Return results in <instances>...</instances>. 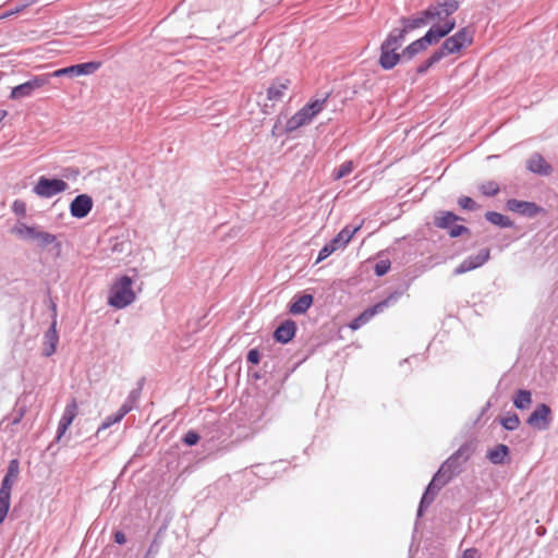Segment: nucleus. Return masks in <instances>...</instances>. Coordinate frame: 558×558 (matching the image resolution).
<instances>
[{
	"mask_svg": "<svg viewBox=\"0 0 558 558\" xmlns=\"http://www.w3.org/2000/svg\"><path fill=\"white\" fill-rule=\"evenodd\" d=\"M422 272L423 271L420 268L409 269L402 275V278L410 280V283L412 284L414 280L422 275Z\"/></svg>",
	"mask_w": 558,
	"mask_h": 558,
	"instance_id": "obj_53",
	"label": "nucleus"
},
{
	"mask_svg": "<svg viewBox=\"0 0 558 558\" xmlns=\"http://www.w3.org/2000/svg\"><path fill=\"white\" fill-rule=\"evenodd\" d=\"M354 169V163L352 160H345L339 167L335 168L331 174V178L335 181L341 180L352 173Z\"/></svg>",
	"mask_w": 558,
	"mask_h": 558,
	"instance_id": "obj_40",
	"label": "nucleus"
},
{
	"mask_svg": "<svg viewBox=\"0 0 558 558\" xmlns=\"http://www.w3.org/2000/svg\"><path fill=\"white\" fill-rule=\"evenodd\" d=\"M480 193L485 197H495L500 192L499 184L489 180L478 185Z\"/></svg>",
	"mask_w": 558,
	"mask_h": 558,
	"instance_id": "obj_42",
	"label": "nucleus"
},
{
	"mask_svg": "<svg viewBox=\"0 0 558 558\" xmlns=\"http://www.w3.org/2000/svg\"><path fill=\"white\" fill-rule=\"evenodd\" d=\"M496 421L506 432H514L521 425L519 415L513 411H507L504 415H499Z\"/></svg>",
	"mask_w": 558,
	"mask_h": 558,
	"instance_id": "obj_34",
	"label": "nucleus"
},
{
	"mask_svg": "<svg viewBox=\"0 0 558 558\" xmlns=\"http://www.w3.org/2000/svg\"><path fill=\"white\" fill-rule=\"evenodd\" d=\"M94 207V199L87 193L76 195L69 204V211L72 218H86Z\"/></svg>",
	"mask_w": 558,
	"mask_h": 558,
	"instance_id": "obj_19",
	"label": "nucleus"
},
{
	"mask_svg": "<svg viewBox=\"0 0 558 558\" xmlns=\"http://www.w3.org/2000/svg\"><path fill=\"white\" fill-rule=\"evenodd\" d=\"M485 459L494 465L510 464L512 461L511 449L506 444H496L486 450Z\"/></svg>",
	"mask_w": 558,
	"mask_h": 558,
	"instance_id": "obj_22",
	"label": "nucleus"
},
{
	"mask_svg": "<svg viewBox=\"0 0 558 558\" xmlns=\"http://www.w3.org/2000/svg\"><path fill=\"white\" fill-rule=\"evenodd\" d=\"M460 558H480L478 550L474 547L465 549Z\"/></svg>",
	"mask_w": 558,
	"mask_h": 558,
	"instance_id": "obj_57",
	"label": "nucleus"
},
{
	"mask_svg": "<svg viewBox=\"0 0 558 558\" xmlns=\"http://www.w3.org/2000/svg\"><path fill=\"white\" fill-rule=\"evenodd\" d=\"M11 233L23 241L36 242L37 246L43 250L51 245L57 255L61 253L62 243L58 241L57 236L53 233L40 230V227L36 223L27 225L17 220L11 228Z\"/></svg>",
	"mask_w": 558,
	"mask_h": 558,
	"instance_id": "obj_3",
	"label": "nucleus"
},
{
	"mask_svg": "<svg viewBox=\"0 0 558 558\" xmlns=\"http://www.w3.org/2000/svg\"><path fill=\"white\" fill-rule=\"evenodd\" d=\"M320 345H322V343H320V342H318V343H316V344L311 345V347L307 349L306 354H305V355H304V356L299 361V363H298V364H301V363L305 362L308 357H311V356L316 352V349H317L318 347H320Z\"/></svg>",
	"mask_w": 558,
	"mask_h": 558,
	"instance_id": "obj_58",
	"label": "nucleus"
},
{
	"mask_svg": "<svg viewBox=\"0 0 558 558\" xmlns=\"http://www.w3.org/2000/svg\"><path fill=\"white\" fill-rule=\"evenodd\" d=\"M102 66V61L100 60H90L87 62H81L71 64L68 66L59 68L52 72L47 73L49 80L59 78V77H80V76H89L98 71Z\"/></svg>",
	"mask_w": 558,
	"mask_h": 558,
	"instance_id": "obj_12",
	"label": "nucleus"
},
{
	"mask_svg": "<svg viewBox=\"0 0 558 558\" xmlns=\"http://www.w3.org/2000/svg\"><path fill=\"white\" fill-rule=\"evenodd\" d=\"M401 251V240L397 239L395 244L387 247L386 250H381L377 253V256L380 258L375 263L373 270L374 275L378 278L386 276L391 269V260L397 259L399 252Z\"/></svg>",
	"mask_w": 558,
	"mask_h": 558,
	"instance_id": "obj_16",
	"label": "nucleus"
},
{
	"mask_svg": "<svg viewBox=\"0 0 558 558\" xmlns=\"http://www.w3.org/2000/svg\"><path fill=\"white\" fill-rule=\"evenodd\" d=\"M474 41V31L470 26L459 28L454 34H450L442 38L439 43L446 53L460 54Z\"/></svg>",
	"mask_w": 558,
	"mask_h": 558,
	"instance_id": "obj_10",
	"label": "nucleus"
},
{
	"mask_svg": "<svg viewBox=\"0 0 558 558\" xmlns=\"http://www.w3.org/2000/svg\"><path fill=\"white\" fill-rule=\"evenodd\" d=\"M130 270L133 276L119 275L109 288L107 304L114 310H124L136 301V292L133 286L137 277V269L131 268Z\"/></svg>",
	"mask_w": 558,
	"mask_h": 558,
	"instance_id": "obj_2",
	"label": "nucleus"
},
{
	"mask_svg": "<svg viewBox=\"0 0 558 558\" xmlns=\"http://www.w3.org/2000/svg\"><path fill=\"white\" fill-rule=\"evenodd\" d=\"M505 208L508 211L530 219L546 214V209L539 204L533 201H524L518 198L507 199L505 203Z\"/></svg>",
	"mask_w": 558,
	"mask_h": 558,
	"instance_id": "obj_15",
	"label": "nucleus"
},
{
	"mask_svg": "<svg viewBox=\"0 0 558 558\" xmlns=\"http://www.w3.org/2000/svg\"><path fill=\"white\" fill-rule=\"evenodd\" d=\"M329 96L330 94L327 93L323 98H311L301 109L287 120L282 133L291 134L300 128L311 124L313 119L324 110Z\"/></svg>",
	"mask_w": 558,
	"mask_h": 558,
	"instance_id": "obj_5",
	"label": "nucleus"
},
{
	"mask_svg": "<svg viewBox=\"0 0 558 558\" xmlns=\"http://www.w3.org/2000/svg\"><path fill=\"white\" fill-rule=\"evenodd\" d=\"M27 411L26 405L15 408L11 413L7 414L1 423L8 422V426H15L21 423Z\"/></svg>",
	"mask_w": 558,
	"mask_h": 558,
	"instance_id": "obj_39",
	"label": "nucleus"
},
{
	"mask_svg": "<svg viewBox=\"0 0 558 558\" xmlns=\"http://www.w3.org/2000/svg\"><path fill=\"white\" fill-rule=\"evenodd\" d=\"M476 449V441L474 439L465 440L454 452H452L442 463V468L448 471V474L456 478L463 471V464L466 463Z\"/></svg>",
	"mask_w": 558,
	"mask_h": 558,
	"instance_id": "obj_9",
	"label": "nucleus"
},
{
	"mask_svg": "<svg viewBox=\"0 0 558 558\" xmlns=\"http://www.w3.org/2000/svg\"><path fill=\"white\" fill-rule=\"evenodd\" d=\"M124 417H125L124 410L118 409L114 413L105 417V420L97 427L96 433L93 436L88 437V440L92 441L94 438H97L101 432L120 423Z\"/></svg>",
	"mask_w": 558,
	"mask_h": 558,
	"instance_id": "obj_35",
	"label": "nucleus"
},
{
	"mask_svg": "<svg viewBox=\"0 0 558 558\" xmlns=\"http://www.w3.org/2000/svg\"><path fill=\"white\" fill-rule=\"evenodd\" d=\"M490 258L488 247L481 248L476 254L465 257L452 271L453 276H460L485 265Z\"/></svg>",
	"mask_w": 558,
	"mask_h": 558,
	"instance_id": "obj_17",
	"label": "nucleus"
},
{
	"mask_svg": "<svg viewBox=\"0 0 558 558\" xmlns=\"http://www.w3.org/2000/svg\"><path fill=\"white\" fill-rule=\"evenodd\" d=\"M250 375L252 376V378L258 380V379H262L263 378V375L259 371H255L253 373H250Z\"/></svg>",
	"mask_w": 558,
	"mask_h": 558,
	"instance_id": "obj_62",
	"label": "nucleus"
},
{
	"mask_svg": "<svg viewBox=\"0 0 558 558\" xmlns=\"http://www.w3.org/2000/svg\"><path fill=\"white\" fill-rule=\"evenodd\" d=\"M222 515V512H219L218 517H215L211 519L210 523H211V526L208 529V532L207 534H209L217 525V522L219 520V518Z\"/></svg>",
	"mask_w": 558,
	"mask_h": 558,
	"instance_id": "obj_60",
	"label": "nucleus"
},
{
	"mask_svg": "<svg viewBox=\"0 0 558 558\" xmlns=\"http://www.w3.org/2000/svg\"><path fill=\"white\" fill-rule=\"evenodd\" d=\"M457 28V21L452 15L442 20H436L421 37L412 41V47L408 51L420 49L426 51L429 47L439 44L442 38L450 35Z\"/></svg>",
	"mask_w": 558,
	"mask_h": 558,
	"instance_id": "obj_4",
	"label": "nucleus"
},
{
	"mask_svg": "<svg viewBox=\"0 0 558 558\" xmlns=\"http://www.w3.org/2000/svg\"><path fill=\"white\" fill-rule=\"evenodd\" d=\"M255 468V474L256 475H260L262 473L265 474V475H268L269 473L265 471V466L260 465V464H257L254 466Z\"/></svg>",
	"mask_w": 558,
	"mask_h": 558,
	"instance_id": "obj_61",
	"label": "nucleus"
},
{
	"mask_svg": "<svg viewBox=\"0 0 558 558\" xmlns=\"http://www.w3.org/2000/svg\"><path fill=\"white\" fill-rule=\"evenodd\" d=\"M433 22L435 21L427 5L413 14L400 16L398 19L400 26L393 27L389 31L379 46V56L377 59L378 66L383 71L388 72L399 64L412 61L422 53L423 51H420L417 48L410 52L408 51L412 47V41L402 48L401 51H399V49L402 47L410 33L424 28L428 25L430 26Z\"/></svg>",
	"mask_w": 558,
	"mask_h": 558,
	"instance_id": "obj_1",
	"label": "nucleus"
},
{
	"mask_svg": "<svg viewBox=\"0 0 558 558\" xmlns=\"http://www.w3.org/2000/svg\"><path fill=\"white\" fill-rule=\"evenodd\" d=\"M112 539L118 545H124L128 542L126 535L122 530H116L112 534Z\"/></svg>",
	"mask_w": 558,
	"mask_h": 558,
	"instance_id": "obj_55",
	"label": "nucleus"
},
{
	"mask_svg": "<svg viewBox=\"0 0 558 558\" xmlns=\"http://www.w3.org/2000/svg\"><path fill=\"white\" fill-rule=\"evenodd\" d=\"M38 0H22L20 3L14 5L12 9L4 11L0 15V20L8 19L10 16L22 13L25 9L36 3Z\"/></svg>",
	"mask_w": 558,
	"mask_h": 558,
	"instance_id": "obj_43",
	"label": "nucleus"
},
{
	"mask_svg": "<svg viewBox=\"0 0 558 558\" xmlns=\"http://www.w3.org/2000/svg\"><path fill=\"white\" fill-rule=\"evenodd\" d=\"M50 83L49 76L47 73L33 75L29 80L19 85L11 87L9 99L11 100H20L24 98H28L34 95V93L41 87L48 85Z\"/></svg>",
	"mask_w": 558,
	"mask_h": 558,
	"instance_id": "obj_14",
	"label": "nucleus"
},
{
	"mask_svg": "<svg viewBox=\"0 0 558 558\" xmlns=\"http://www.w3.org/2000/svg\"><path fill=\"white\" fill-rule=\"evenodd\" d=\"M452 480L453 477L450 476L448 474V471L440 464L438 470L433 474L432 480L429 482L434 483L436 487H439V490H441Z\"/></svg>",
	"mask_w": 558,
	"mask_h": 558,
	"instance_id": "obj_36",
	"label": "nucleus"
},
{
	"mask_svg": "<svg viewBox=\"0 0 558 558\" xmlns=\"http://www.w3.org/2000/svg\"><path fill=\"white\" fill-rule=\"evenodd\" d=\"M78 411L77 401L75 398H72L70 402L65 405L63 413L60 417V421L72 425Z\"/></svg>",
	"mask_w": 558,
	"mask_h": 558,
	"instance_id": "obj_38",
	"label": "nucleus"
},
{
	"mask_svg": "<svg viewBox=\"0 0 558 558\" xmlns=\"http://www.w3.org/2000/svg\"><path fill=\"white\" fill-rule=\"evenodd\" d=\"M511 401L518 411H527L533 405V392L527 388H518L513 392Z\"/></svg>",
	"mask_w": 558,
	"mask_h": 558,
	"instance_id": "obj_28",
	"label": "nucleus"
},
{
	"mask_svg": "<svg viewBox=\"0 0 558 558\" xmlns=\"http://www.w3.org/2000/svg\"><path fill=\"white\" fill-rule=\"evenodd\" d=\"M70 427H71V425L59 420L54 439L48 446L47 450H50L54 442L58 444L64 437V435L66 434V432L69 430Z\"/></svg>",
	"mask_w": 558,
	"mask_h": 558,
	"instance_id": "obj_47",
	"label": "nucleus"
},
{
	"mask_svg": "<svg viewBox=\"0 0 558 558\" xmlns=\"http://www.w3.org/2000/svg\"><path fill=\"white\" fill-rule=\"evenodd\" d=\"M296 332L298 324L291 318H286L272 331V339L276 343L288 344L295 338Z\"/></svg>",
	"mask_w": 558,
	"mask_h": 558,
	"instance_id": "obj_21",
	"label": "nucleus"
},
{
	"mask_svg": "<svg viewBox=\"0 0 558 558\" xmlns=\"http://www.w3.org/2000/svg\"><path fill=\"white\" fill-rule=\"evenodd\" d=\"M144 380L145 378L142 377L138 381H137V387L136 388H133L126 399L124 400V402L120 405L119 410H124V414H129L133 409L136 408V403L141 397V393H142V390H143V385H144Z\"/></svg>",
	"mask_w": 558,
	"mask_h": 558,
	"instance_id": "obj_32",
	"label": "nucleus"
},
{
	"mask_svg": "<svg viewBox=\"0 0 558 558\" xmlns=\"http://www.w3.org/2000/svg\"><path fill=\"white\" fill-rule=\"evenodd\" d=\"M49 311L51 313V322L50 323H54V322H58V307H57V303L49 296Z\"/></svg>",
	"mask_w": 558,
	"mask_h": 558,
	"instance_id": "obj_56",
	"label": "nucleus"
},
{
	"mask_svg": "<svg viewBox=\"0 0 558 558\" xmlns=\"http://www.w3.org/2000/svg\"><path fill=\"white\" fill-rule=\"evenodd\" d=\"M168 525H169V522L167 520H165L161 523V525L158 527L157 532L155 533L154 538L150 542L143 558H156V556L158 555V553L160 550V547H161V544L163 541V536L168 530Z\"/></svg>",
	"mask_w": 558,
	"mask_h": 558,
	"instance_id": "obj_29",
	"label": "nucleus"
},
{
	"mask_svg": "<svg viewBox=\"0 0 558 558\" xmlns=\"http://www.w3.org/2000/svg\"><path fill=\"white\" fill-rule=\"evenodd\" d=\"M283 463H288V462H287V461H283V460H280V461H278V462H272V463H271V468H277V466H279V465H281V464H283Z\"/></svg>",
	"mask_w": 558,
	"mask_h": 558,
	"instance_id": "obj_64",
	"label": "nucleus"
},
{
	"mask_svg": "<svg viewBox=\"0 0 558 558\" xmlns=\"http://www.w3.org/2000/svg\"><path fill=\"white\" fill-rule=\"evenodd\" d=\"M280 124H281V118H280V116H279V117L277 118V120H276V122H275V124H274L272 129H271V132H270V134H271V136H272V137H279L280 135H283V134H284V133H282V131H281V132H279V125H280Z\"/></svg>",
	"mask_w": 558,
	"mask_h": 558,
	"instance_id": "obj_59",
	"label": "nucleus"
},
{
	"mask_svg": "<svg viewBox=\"0 0 558 558\" xmlns=\"http://www.w3.org/2000/svg\"><path fill=\"white\" fill-rule=\"evenodd\" d=\"M526 169L541 177H548L553 172V166L537 151L533 153L526 160Z\"/></svg>",
	"mask_w": 558,
	"mask_h": 558,
	"instance_id": "obj_26",
	"label": "nucleus"
},
{
	"mask_svg": "<svg viewBox=\"0 0 558 558\" xmlns=\"http://www.w3.org/2000/svg\"><path fill=\"white\" fill-rule=\"evenodd\" d=\"M452 480L453 477L450 476L448 474V471L440 464L438 470L433 474L432 480L429 482L434 483L436 487H439V490H441Z\"/></svg>",
	"mask_w": 558,
	"mask_h": 558,
	"instance_id": "obj_37",
	"label": "nucleus"
},
{
	"mask_svg": "<svg viewBox=\"0 0 558 558\" xmlns=\"http://www.w3.org/2000/svg\"><path fill=\"white\" fill-rule=\"evenodd\" d=\"M484 218L487 222L500 229H514L517 227L515 222L509 216L496 210H487L484 214Z\"/></svg>",
	"mask_w": 558,
	"mask_h": 558,
	"instance_id": "obj_30",
	"label": "nucleus"
},
{
	"mask_svg": "<svg viewBox=\"0 0 558 558\" xmlns=\"http://www.w3.org/2000/svg\"><path fill=\"white\" fill-rule=\"evenodd\" d=\"M112 254H122L131 250V241L129 234L121 233L111 235L109 238V245L107 247Z\"/></svg>",
	"mask_w": 558,
	"mask_h": 558,
	"instance_id": "obj_31",
	"label": "nucleus"
},
{
	"mask_svg": "<svg viewBox=\"0 0 558 558\" xmlns=\"http://www.w3.org/2000/svg\"><path fill=\"white\" fill-rule=\"evenodd\" d=\"M448 54L442 49V47L439 45L436 49H434L429 56L427 57L430 62H433L434 65L439 63L442 59L447 58Z\"/></svg>",
	"mask_w": 558,
	"mask_h": 558,
	"instance_id": "obj_51",
	"label": "nucleus"
},
{
	"mask_svg": "<svg viewBox=\"0 0 558 558\" xmlns=\"http://www.w3.org/2000/svg\"><path fill=\"white\" fill-rule=\"evenodd\" d=\"M20 464L17 458L11 459L0 483V524L5 521L11 508L12 489L20 476Z\"/></svg>",
	"mask_w": 558,
	"mask_h": 558,
	"instance_id": "obj_7",
	"label": "nucleus"
},
{
	"mask_svg": "<svg viewBox=\"0 0 558 558\" xmlns=\"http://www.w3.org/2000/svg\"><path fill=\"white\" fill-rule=\"evenodd\" d=\"M201 439V433L196 429L191 428L181 436L180 441L183 446L192 448L196 446Z\"/></svg>",
	"mask_w": 558,
	"mask_h": 558,
	"instance_id": "obj_41",
	"label": "nucleus"
},
{
	"mask_svg": "<svg viewBox=\"0 0 558 558\" xmlns=\"http://www.w3.org/2000/svg\"><path fill=\"white\" fill-rule=\"evenodd\" d=\"M26 203L23 199L16 198L11 205L12 213L21 218L26 217Z\"/></svg>",
	"mask_w": 558,
	"mask_h": 558,
	"instance_id": "obj_49",
	"label": "nucleus"
},
{
	"mask_svg": "<svg viewBox=\"0 0 558 558\" xmlns=\"http://www.w3.org/2000/svg\"><path fill=\"white\" fill-rule=\"evenodd\" d=\"M149 445L147 441H143L141 442L135 452L133 453L132 458L129 460V462L124 465L123 468V471L128 468V465L135 459L140 458V457H143V456H146L149 453Z\"/></svg>",
	"mask_w": 558,
	"mask_h": 558,
	"instance_id": "obj_50",
	"label": "nucleus"
},
{
	"mask_svg": "<svg viewBox=\"0 0 558 558\" xmlns=\"http://www.w3.org/2000/svg\"><path fill=\"white\" fill-rule=\"evenodd\" d=\"M291 85V81L284 77H275L266 89V97L270 101H280Z\"/></svg>",
	"mask_w": 558,
	"mask_h": 558,
	"instance_id": "obj_27",
	"label": "nucleus"
},
{
	"mask_svg": "<svg viewBox=\"0 0 558 558\" xmlns=\"http://www.w3.org/2000/svg\"><path fill=\"white\" fill-rule=\"evenodd\" d=\"M439 487H436L434 483H428L421 496V499L417 505L416 509V518H415V530L417 529V525L420 524V520L425 515L426 511L430 507V505L434 502L436 497L439 494Z\"/></svg>",
	"mask_w": 558,
	"mask_h": 558,
	"instance_id": "obj_24",
	"label": "nucleus"
},
{
	"mask_svg": "<svg viewBox=\"0 0 558 558\" xmlns=\"http://www.w3.org/2000/svg\"><path fill=\"white\" fill-rule=\"evenodd\" d=\"M81 171L77 167H63L60 171V177L62 180H72L75 181L80 175Z\"/></svg>",
	"mask_w": 558,
	"mask_h": 558,
	"instance_id": "obj_46",
	"label": "nucleus"
},
{
	"mask_svg": "<svg viewBox=\"0 0 558 558\" xmlns=\"http://www.w3.org/2000/svg\"><path fill=\"white\" fill-rule=\"evenodd\" d=\"M465 218L453 210H436L433 216V223L436 228L445 230L450 239H458L471 233V229L463 223Z\"/></svg>",
	"mask_w": 558,
	"mask_h": 558,
	"instance_id": "obj_8",
	"label": "nucleus"
},
{
	"mask_svg": "<svg viewBox=\"0 0 558 558\" xmlns=\"http://www.w3.org/2000/svg\"><path fill=\"white\" fill-rule=\"evenodd\" d=\"M458 206L464 211H475L481 206L471 196L461 195L457 198Z\"/></svg>",
	"mask_w": 558,
	"mask_h": 558,
	"instance_id": "obj_44",
	"label": "nucleus"
},
{
	"mask_svg": "<svg viewBox=\"0 0 558 558\" xmlns=\"http://www.w3.org/2000/svg\"><path fill=\"white\" fill-rule=\"evenodd\" d=\"M410 287V280H405V278L401 277L397 286L383 300L389 307L390 305L396 304L399 299L407 293Z\"/></svg>",
	"mask_w": 558,
	"mask_h": 558,
	"instance_id": "obj_33",
	"label": "nucleus"
},
{
	"mask_svg": "<svg viewBox=\"0 0 558 558\" xmlns=\"http://www.w3.org/2000/svg\"><path fill=\"white\" fill-rule=\"evenodd\" d=\"M435 66L433 62L428 60V58H425L416 68L415 73L418 76H423L428 73V71Z\"/></svg>",
	"mask_w": 558,
	"mask_h": 558,
	"instance_id": "obj_52",
	"label": "nucleus"
},
{
	"mask_svg": "<svg viewBox=\"0 0 558 558\" xmlns=\"http://www.w3.org/2000/svg\"><path fill=\"white\" fill-rule=\"evenodd\" d=\"M363 225L364 219L359 218H355L352 223L345 225L335 236L323 245L316 256L314 265L324 262L339 248H344L361 230Z\"/></svg>",
	"mask_w": 558,
	"mask_h": 558,
	"instance_id": "obj_6",
	"label": "nucleus"
},
{
	"mask_svg": "<svg viewBox=\"0 0 558 558\" xmlns=\"http://www.w3.org/2000/svg\"><path fill=\"white\" fill-rule=\"evenodd\" d=\"M262 351L258 348H251L245 355L246 364L257 366L262 362Z\"/></svg>",
	"mask_w": 558,
	"mask_h": 558,
	"instance_id": "obj_45",
	"label": "nucleus"
},
{
	"mask_svg": "<svg viewBox=\"0 0 558 558\" xmlns=\"http://www.w3.org/2000/svg\"><path fill=\"white\" fill-rule=\"evenodd\" d=\"M493 398L497 400V397L492 396L487 402L481 408L480 414L477 415L476 420L474 421V424H477L480 420L489 411V409L493 407Z\"/></svg>",
	"mask_w": 558,
	"mask_h": 558,
	"instance_id": "obj_54",
	"label": "nucleus"
},
{
	"mask_svg": "<svg viewBox=\"0 0 558 558\" xmlns=\"http://www.w3.org/2000/svg\"><path fill=\"white\" fill-rule=\"evenodd\" d=\"M70 427H71V425L59 420L54 439L48 446L47 450H50L54 442L58 444L64 437V435L66 434V432L69 430Z\"/></svg>",
	"mask_w": 558,
	"mask_h": 558,
	"instance_id": "obj_48",
	"label": "nucleus"
},
{
	"mask_svg": "<svg viewBox=\"0 0 558 558\" xmlns=\"http://www.w3.org/2000/svg\"><path fill=\"white\" fill-rule=\"evenodd\" d=\"M69 189L66 181L57 175H40L32 187V192L40 198H52Z\"/></svg>",
	"mask_w": 558,
	"mask_h": 558,
	"instance_id": "obj_11",
	"label": "nucleus"
},
{
	"mask_svg": "<svg viewBox=\"0 0 558 558\" xmlns=\"http://www.w3.org/2000/svg\"><path fill=\"white\" fill-rule=\"evenodd\" d=\"M387 307L388 305L385 303L384 300H380L374 304L368 305L366 308H364L361 313H359L355 317L351 319V322L348 325L349 328L354 331L359 330L364 325H366L373 317L384 312V310Z\"/></svg>",
	"mask_w": 558,
	"mask_h": 558,
	"instance_id": "obj_20",
	"label": "nucleus"
},
{
	"mask_svg": "<svg viewBox=\"0 0 558 558\" xmlns=\"http://www.w3.org/2000/svg\"><path fill=\"white\" fill-rule=\"evenodd\" d=\"M315 296L314 293L305 291L296 292L287 305V311L290 315L301 316L308 312L314 305Z\"/></svg>",
	"mask_w": 558,
	"mask_h": 558,
	"instance_id": "obj_18",
	"label": "nucleus"
},
{
	"mask_svg": "<svg viewBox=\"0 0 558 558\" xmlns=\"http://www.w3.org/2000/svg\"><path fill=\"white\" fill-rule=\"evenodd\" d=\"M8 116V111L4 109H0V123L5 119Z\"/></svg>",
	"mask_w": 558,
	"mask_h": 558,
	"instance_id": "obj_63",
	"label": "nucleus"
},
{
	"mask_svg": "<svg viewBox=\"0 0 558 558\" xmlns=\"http://www.w3.org/2000/svg\"><path fill=\"white\" fill-rule=\"evenodd\" d=\"M554 412L546 402H538L525 418V424L534 430L545 432L550 428Z\"/></svg>",
	"mask_w": 558,
	"mask_h": 558,
	"instance_id": "obj_13",
	"label": "nucleus"
},
{
	"mask_svg": "<svg viewBox=\"0 0 558 558\" xmlns=\"http://www.w3.org/2000/svg\"><path fill=\"white\" fill-rule=\"evenodd\" d=\"M434 21L450 17L460 8V1L458 0H441L430 2L427 5Z\"/></svg>",
	"mask_w": 558,
	"mask_h": 558,
	"instance_id": "obj_23",
	"label": "nucleus"
},
{
	"mask_svg": "<svg viewBox=\"0 0 558 558\" xmlns=\"http://www.w3.org/2000/svg\"><path fill=\"white\" fill-rule=\"evenodd\" d=\"M58 322L50 323L44 333L41 356L50 357L56 354L59 344Z\"/></svg>",
	"mask_w": 558,
	"mask_h": 558,
	"instance_id": "obj_25",
	"label": "nucleus"
}]
</instances>
